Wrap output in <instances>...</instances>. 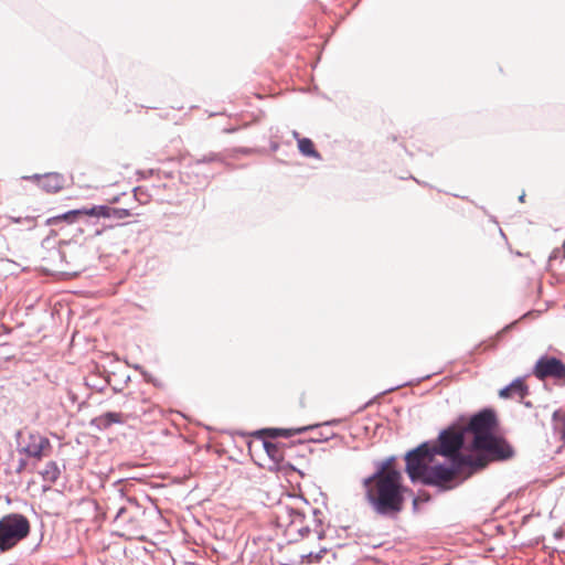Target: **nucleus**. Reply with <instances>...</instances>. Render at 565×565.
I'll return each instance as SVG.
<instances>
[{"label": "nucleus", "mask_w": 565, "mask_h": 565, "mask_svg": "<svg viewBox=\"0 0 565 565\" xmlns=\"http://www.w3.org/2000/svg\"><path fill=\"white\" fill-rule=\"evenodd\" d=\"M78 215L109 218L113 217V207H109L107 205H95L89 209L84 207L78 210H72L58 216V218L73 222Z\"/></svg>", "instance_id": "nucleus-11"}, {"label": "nucleus", "mask_w": 565, "mask_h": 565, "mask_svg": "<svg viewBox=\"0 0 565 565\" xmlns=\"http://www.w3.org/2000/svg\"><path fill=\"white\" fill-rule=\"evenodd\" d=\"M466 431L463 428L449 427L439 435L438 455L446 457H457L458 450L462 447Z\"/></svg>", "instance_id": "nucleus-8"}, {"label": "nucleus", "mask_w": 565, "mask_h": 565, "mask_svg": "<svg viewBox=\"0 0 565 565\" xmlns=\"http://www.w3.org/2000/svg\"><path fill=\"white\" fill-rule=\"evenodd\" d=\"M129 215V211L125 209H113V217L122 218Z\"/></svg>", "instance_id": "nucleus-19"}, {"label": "nucleus", "mask_w": 565, "mask_h": 565, "mask_svg": "<svg viewBox=\"0 0 565 565\" xmlns=\"http://www.w3.org/2000/svg\"><path fill=\"white\" fill-rule=\"evenodd\" d=\"M511 388H512V386H505L502 390H500V392H499L500 397L507 398V397L513 396Z\"/></svg>", "instance_id": "nucleus-20"}, {"label": "nucleus", "mask_w": 565, "mask_h": 565, "mask_svg": "<svg viewBox=\"0 0 565 565\" xmlns=\"http://www.w3.org/2000/svg\"><path fill=\"white\" fill-rule=\"evenodd\" d=\"M276 520L278 526L285 530L290 540L298 537L303 515L297 509L280 504L276 511Z\"/></svg>", "instance_id": "nucleus-7"}, {"label": "nucleus", "mask_w": 565, "mask_h": 565, "mask_svg": "<svg viewBox=\"0 0 565 565\" xmlns=\"http://www.w3.org/2000/svg\"><path fill=\"white\" fill-rule=\"evenodd\" d=\"M30 533L29 520L19 513H9L0 519V551L14 547Z\"/></svg>", "instance_id": "nucleus-3"}, {"label": "nucleus", "mask_w": 565, "mask_h": 565, "mask_svg": "<svg viewBox=\"0 0 565 565\" xmlns=\"http://www.w3.org/2000/svg\"><path fill=\"white\" fill-rule=\"evenodd\" d=\"M437 455V446L428 443L407 452L405 460L409 479L428 486H444L459 473L470 476L487 466V460L481 455L457 456L451 465L436 462Z\"/></svg>", "instance_id": "nucleus-1"}, {"label": "nucleus", "mask_w": 565, "mask_h": 565, "mask_svg": "<svg viewBox=\"0 0 565 565\" xmlns=\"http://www.w3.org/2000/svg\"><path fill=\"white\" fill-rule=\"evenodd\" d=\"M24 180H32L36 181L38 184L46 192L49 193H55L58 192L64 188L65 184V178L55 172L45 173L43 175L41 174H33V175H25L23 177Z\"/></svg>", "instance_id": "nucleus-10"}, {"label": "nucleus", "mask_w": 565, "mask_h": 565, "mask_svg": "<svg viewBox=\"0 0 565 565\" xmlns=\"http://www.w3.org/2000/svg\"><path fill=\"white\" fill-rule=\"evenodd\" d=\"M495 426V415L490 409H484L473 417H471L467 427L463 428L466 434H472V446L478 445V438H489L491 437L492 430Z\"/></svg>", "instance_id": "nucleus-6"}, {"label": "nucleus", "mask_w": 565, "mask_h": 565, "mask_svg": "<svg viewBox=\"0 0 565 565\" xmlns=\"http://www.w3.org/2000/svg\"><path fill=\"white\" fill-rule=\"evenodd\" d=\"M524 196H525V194H524V193H523V194H521V195H520V198H519V200H520L521 202H523Z\"/></svg>", "instance_id": "nucleus-23"}, {"label": "nucleus", "mask_w": 565, "mask_h": 565, "mask_svg": "<svg viewBox=\"0 0 565 565\" xmlns=\"http://www.w3.org/2000/svg\"><path fill=\"white\" fill-rule=\"evenodd\" d=\"M298 148L303 156L319 157L318 152L315 150L312 141L308 138L298 139Z\"/></svg>", "instance_id": "nucleus-13"}, {"label": "nucleus", "mask_w": 565, "mask_h": 565, "mask_svg": "<svg viewBox=\"0 0 565 565\" xmlns=\"http://www.w3.org/2000/svg\"><path fill=\"white\" fill-rule=\"evenodd\" d=\"M17 450L29 458L41 460L49 456L52 445L47 437L38 431L19 430L17 433Z\"/></svg>", "instance_id": "nucleus-4"}, {"label": "nucleus", "mask_w": 565, "mask_h": 565, "mask_svg": "<svg viewBox=\"0 0 565 565\" xmlns=\"http://www.w3.org/2000/svg\"><path fill=\"white\" fill-rule=\"evenodd\" d=\"M26 467V461L24 459H20L17 471L22 472Z\"/></svg>", "instance_id": "nucleus-21"}, {"label": "nucleus", "mask_w": 565, "mask_h": 565, "mask_svg": "<svg viewBox=\"0 0 565 565\" xmlns=\"http://www.w3.org/2000/svg\"><path fill=\"white\" fill-rule=\"evenodd\" d=\"M470 455H481L489 460H507L513 457L514 450L512 446L504 439L492 435L489 438H478V445L473 447Z\"/></svg>", "instance_id": "nucleus-5"}, {"label": "nucleus", "mask_w": 565, "mask_h": 565, "mask_svg": "<svg viewBox=\"0 0 565 565\" xmlns=\"http://www.w3.org/2000/svg\"><path fill=\"white\" fill-rule=\"evenodd\" d=\"M264 448L267 452V455L275 461V462H279L281 460V451L279 449V447L273 443H269V441H265L264 443Z\"/></svg>", "instance_id": "nucleus-15"}, {"label": "nucleus", "mask_w": 565, "mask_h": 565, "mask_svg": "<svg viewBox=\"0 0 565 565\" xmlns=\"http://www.w3.org/2000/svg\"><path fill=\"white\" fill-rule=\"evenodd\" d=\"M312 428V426L309 427H301V428H295V429H286V428H274L270 429L273 436H281V437H291L298 434H301L306 431L307 429Z\"/></svg>", "instance_id": "nucleus-14"}, {"label": "nucleus", "mask_w": 565, "mask_h": 565, "mask_svg": "<svg viewBox=\"0 0 565 565\" xmlns=\"http://www.w3.org/2000/svg\"><path fill=\"white\" fill-rule=\"evenodd\" d=\"M60 473V468L55 461H49L41 471L43 480L51 483H54L58 479Z\"/></svg>", "instance_id": "nucleus-12"}, {"label": "nucleus", "mask_w": 565, "mask_h": 565, "mask_svg": "<svg viewBox=\"0 0 565 565\" xmlns=\"http://www.w3.org/2000/svg\"><path fill=\"white\" fill-rule=\"evenodd\" d=\"M100 234H102V231H100V230H97V231L95 232V235H96V236H98V235H100Z\"/></svg>", "instance_id": "nucleus-24"}, {"label": "nucleus", "mask_w": 565, "mask_h": 565, "mask_svg": "<svg viewBox=\"0 0 565 565\" xmlns=\"http://www.w3.org/2000/svg\"><path fill=\"white\" fill-rule=\"evenodd\" d=\"M393 460L391 457L377 462L376 471L363 481L366 499L379 514L402 510V473L392 468Z\"/></svg>", "instance_id": "nucleus-2"}, {"label": "nucleus", "mask_w": 565, "mask_h": 565, "mask_svg": "<svg viewBox=\"0 0 565 565\" xmlns=\"http://www.w3.org/2000/svg\"><path fill=\"white\" fill-rule=\"evenodd\" d=\"M104 418L107 420L108 424L121 422V415L118 413H107L104 415Z\"/></svg>", "instance_id": "nucleus-18"}, {"label": "nucleus", "mask_w": 565, "mask_h": 565, "mask_svg": "<svg viewBox=\"0 0 565 565\" xmlns=\"http://www.w3.org/2000/svg\"><path fill=\"white\" fill-rule=\"evenodd\" d=\"M534 374L541 380L545 377L564 379L565 364L556 358H541L535 364Z\"/></svg>", "instance_id": "nucleus-9"}, {"label": "nucleus", "mask_w": 565, "mask_h": 565, "mask_svg": "<svg viewBox=\"0 0 565 565\" xmlns=\"http://www.w3.org/2000/svg\"><path fill=\"white\" fill-rule=\"evenodd\" d=\"M553 419L555 422L556 427L561 428L562 429V434H564L565 423H564V415H563V413L559 412V411L554 412Z\"/></svg>", "instance_id": "nucleus-17"}, {"label": "nucleus", "mask_w": 565, "mask_h": 565, "mask_svg": "<svg viewBox=\"0 0 565 565\" xmlns=\"http://www.w3.org/2000/svg\"><path fill=\"white\" fill-rule=\"evenodd\" d=\"M509 386H512V388H511L512 395H518L520 398L524 397V395L526 393V388H525L522 380L516 379Z\"/></svg>", "instance_id": "nucleus-16"}, {"label": "nucleus", "mask_w": 565, "mask_h": 565, "mask_svg": "<svg viewBox=\"0 0 565 565\" xmlns=\"http://www.w3.org/2000/svg\"><path fill=\"white\" fill-rule=\"evenodd\" d=\"M124 512H125V508H120L117 512L116 519H119Z\"/></svg>", "instance_id": "nucleus-22"}]
</instances>
